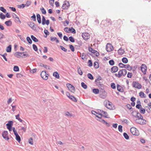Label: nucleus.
<instances>
[{
    "label": "nucleus",
    "instance_id": "4",
    "mask_svg": "<svg viewBox=\"0 0 151 151\" xmlns=\"http://www.w3.org/2000/svg\"><path fill=\"white\" fill-rule=\"evenodd\" d=\"M132 86L133 87L138 89H140L142 88V85L138 82L136 81L133 82Z\"/></svg>",
    "mask_w": 151,
    "mask_h": 151
},
{
    "label": "nucleus",
    "instance_id": "50",
    "mask_svg": "<svg viewBox=\"0 0 151 151\" xmlns=\"http://www.w3.org/2000/svg\"><path fill=\"white\" fill-rule=\"evenodd\" d=\"M81 86L85 89L87 88V86L84 82H82L81 83Z\"/></svg>",
    "mask_w": 151,
    "mask_h": 151
},
{
    "label": "nucleus",
    "instance_id": "14",
    "mask_svg": "<svg viewBox=\"0 0 151 151\" xmlns=\"http://www.w3.org/2000/svg\"><path fill=\"white\" fill-rule=\"evenodd\" d=\"M8 132L7 131H4L2 132V136L3 138L6 140H8L9 138L8 136Z\"/></svg>",
    "mask_w": 151,
    "mask_h": 151
},
{
    "label": "nucleus",
    "instance_id": "52",
    "mask_svg": "<svg viewBox=\"0 0 151 151\" xmlns=\"http://www.w3.org/2000/svg\"><path fill=\"white\" fill-rule=\"evenodd\" d=\"M40 10L42 12V13L43 14H46V12L44 8L42 7L40 9Z\"/></svg>",
    "mask_w": 151,
    "mask_h": 151
},
{
    "label": "nucleus",
    "instance_id": "37",
    "mask_svg": "<svg viewBox=\"0 0 151 151\" xmlns=\"http://www.w3.org/2000/svg\"><path fill=\"white\" fill-rule=\"evenodd\" d=\"M64 5H65L67 7H68V8L69 7V6H70V4L69 3V2L68 1H65L64 2Z\"/></svg>",
    "mask_w": 151,
    "mask_h": 151
},
{
    "label": "nucleus",
    "instance_id": "24",
    "mask_svg": "<svg viewBox=\"0 0 151 151\" xmlns=\"http://www.w3.org/2000/svg\"><path fill=\"white\" fill-rule=\"evenodd\" d=\"M5 24L7 26H9L12 25V22L10 20L6 21L5 22Z\"/></svg>",
    "mask_w": 151,
    "mask_h": 151
},
{
    "label": "nucleus",
    "instance_id": "59",
    "mask_svg": "<svg viewBox=\"0 0 151 151\" xmlns=\"http://www.w3.org/2000/svg\"><path fill=\"white\" fill-rule=\"evenodd\" d=\"M0 10L3 12L4 13H6V10L3 7H0Z\"/></svg>",
    "mask_w": 151,
    "mask_h": 151
},
{
    "label": "nucleus",
    "instance_id": "6",
    "mask_svg": "<svg viewBox=\"0 0 151 151\" xmlns=\"http://www.w3.org/2000/svg\"><path fill=\"white\" fill-rule=\"evenodd\" d=\"M113 23H114L113 24L114 25V26L116 27H118L120 25L122 24V21L120 19H119L118 20L114 21Z\"/></svg>",
    "mask_w": 151,
    "mask_h": 151
},
{
    "label": "nucleus",
    "instance_id": "42",
    "mask_svg": "<svg viewBox=\"0 0 151 151\" xmlns=\"http://www.w3.org/2000/svg\"><path fill=\"white\" fill-rule=\"evenodd\" d=\"M26 6V4H23L20 5H18L17 6L19 8H23Z\"/></svg>",
    "mask_w": 151,
    "mask_h": 151
},
{
    "label": "nucleus",
    "instance_id": "3",
    "mask_svg": "<svg viewBox=\"0 0 151 151\" xmlns=\"http://www.w3.org/2000/svg\"><path fill=\"white\" fill-rule=\"evenodd\" d=\"M41 76L43 79L46 80L47 79L48 74H47L45 71H42L40 74Z\"/></svg>",
    "mask_w": 151,
    "mask_h": 151
},
{
    "label": "nucleus",
    "instance_id": "38",
    "mask_svg": "<svg viewBox=\"0 0 151 151\" xmlns=\"http://www.w3.org/2000/svg\"><path fill=\"white\" fill-rule=\"evenodd\" d=\"M117 89L118 91L119 92H122V91L121 90V89L122 88V86L119 85V84H117L116 85Z\"/></svg>",
    "mask_w": 151,
    "mask_h": 151
},
{
    "label": "nucleus",
    "instance_id": "39",
    "mask_svg": "<svg viewBox=\"0 0 151 151\" xmlns=\"http://www.w3.org/2000/svg\"><path fill=\"white\" fill-rule=\"evenodd\" d=\"M13 70L15 72H18L19 70V68L18 66H14V67Z\"/></svg>",
    "mask_w": 151,
    "mask_h": 151
},
{
    "label": "nucleus",
    "instance_id": "19",
    "mask_svg": "<svg viewBox=\"0 0 151 151\" xmlns=\"http://www.w3.org/2000/svg\"><path fill=\"white\" fill-rule=\"evenodd\" d=\"M23 54L22 56V58H25L26 57H29V55L27 53V52H23Z\"/></svg>",
    "mask_w": 151,
    "mask_h": 151
},
{
    "label": "nucleus",
    "instance_id": "46",
    "mask_svg": "<svg viewBox=\"0 0 151 151\" xmlns=\"http://www.w3.org/2000/svg\"><path fill=\"white\" fill-rule=\"evenodd\" d=\"M148 28V27H143V29H142V33H143V34H144V33H146L145 32H147V29Z\"/></svg>",
    "mask_w": 151,
    "mask_h": 151
},
{
    "label": "nucleus",
    "instance_id": "9",
    "mask_svg": "<svg viewBox=\"0 0 151 151\" xmlns=\"http://www.w3.org/2000/svg\"><path fill=\"white\" fill-rule=\"evenodd\" d=\"M88 50L89 51L91 52L92 53H93L96 56H98L99 55V53L96 50L93 49L91 47H89L88 48Z\"/></svg>",
    "mask_w": 151,
    "mask_h": 151
},
{
    "label": "nucleus",
    "instance_id": "60",
    "mask_svg": "<svg viewBox=\"0 0 151 151\" xmlns=\"http://www.w3.org/2000/svg\"><path fill=\"white\" fill-rule=\"evenodd\" d=\"M119 66L121 68H123V67L125 68V67L126 66V65H124V64L120 63L119 64Z\"/></svg>",
    "mask_w": 151,
    "mask_h": 151
},
{
    "label": "nucleus",
    "instance_id": "25",
    "mask_svg": "<svg viewBox=\"0 0 151 151\" xmlns=\"http://www.w3.org/2000/svg\"><path fill=\"white\" fill-rule=\"evenodd\" d=\"M53 75L56 78H59V74L57 72H54L53 74Z\"/></svg>",
    "mask_w": 151,
    "mask_h": 151
},
{
    "label": "nucleus",
    "instance_id": "62",
    "mask_svg": "<svg viewBox=\"0 0 151 151\" xmlns=\"http://www.w3.org/2000/svg\"><path fill=\"white\" fill-rule=\"evenodd\" d=\"M78 73L80 75H82L83 74V72L82 71L81 69V68L80 67H79V68H78Z\"/></svg>",
    "mask_w": 151,
    "mask_h": 151
},
{
    "label": "nucleus",
    "instance_id": "44",
    "mask_svg": "<svg viewBox=\"0 0 151 151\" xmlns=\"http://www.w3.org/2000/svg\"><path fill=\"white\" fill-rule=\"evenodd\" d=\"M27 40L29 44H31L32 43V40L30 39V37H27Z\"/></svg>",
    "mask_w": 151,
    "mask_h": 151
},
{
    "label": "nucleus",
    "instance_id": "55",
    "mask_svg": "<svg viewBox=\"0 0 151 151\" xmlns=\"http://www.w3.org/2000/svg\"><path fill=\"white\" fill-rule=\"evenodd\" d=\"M44 32L45 34V35H46V36H45V37H47V36L49 35L50 33L48 31L47 29H45L44 30Z\"/></svg>",
    "mask_w": 151,
    "mask_h": 151
},
{
    "label": "nucleus",
    "instance_id": "16",
    "mask_svg": "<svg viewBox=\"0 0 151 151\" xmlns=\"http://www.w3.org/2000/svg\"><path fill=\"white\" fill-rule=\"evenodd\" d=\"M118 70V68L117 66H114L112 67L111 69V72L112 73H114L117 72Z\"/></svg>",
    "mask_w": 151,
    "mask_h": 151
},
{
    "label": "nucleus",
    "instance_id": "56",
    "mask_svg": "<svg viewBox=\"0 0 151 151\" xmlns=\"http://www.w3.org/2000/svg\"><path fill=\"white\" fill-rule=\"evenodd\" d=\"M69 47L70 48V49L71 50L72 52H73L75 51L74 47L73 45H69Z\"/></svg>",
    "mask_w": 151,
    "mask_h": 151
},
{
    "label": "nucleus",
    "instance_id": "58",
    "mask_svg": "<svg viewBox=\"0 0 151 151\" xmlns=\"http://www.w3.org/2000/svg\"><path fill=\"white\" fill-rule=\"evenodd\" d=\"M16 137V140L19 142H20L21 141V138L19 135H18Z\"/></svg>",
    "mask_w": 151,
    "mask_h": 151
},
{
    "label": "nucleus",
    "instance_id": "43",
    "mask_svg": "<svg viewBox=\"0 0 151 151\" xmlns=\"http://www.w3.org/2000/svg\"><path fill=\"white\" fill-rule=\"evenodd\" d=\"M102 116H101V117H100L99 116H96V117L98 118V119H96L97 120L103 123V120H104V119H101V118L102 117Z\"/></svg>",
    "mask_w": 151,
    "mask_h": 151
},
{
    "label": "nucleus",
    "instance_id": "26",
    "mask_svg": "<svg viewBox=\"0 0 151 151\" xmlns=\"http://www.w3.org/2000/svg\"><path fill=\"white\" fill-rule=\"evenodd\" d=\"M31 37L33 41L35 42H37L38 41V40L34 35H31Z\"/></svg>",
    "mask_w": 151,
    "mask_h": 151
},
{
    "label": "nucleus",
    "instance_id": "28",
    "mask_svg": "<svg viewBox=\"0 0 151 151\" xmlns=\"http://www.w3.org/2000/svg\"><path fill=\"white\" fill-rule=\"evenodd\" d=\"M69 99L74 102H77L76 99L73 96L71 95Z\"/></svg>",
    "mask_w": 151,
    "mask_h": 151
},
{
    "label": "nucleus",
    "instance_id": "35",
    "mask_svg": "<svg viewBox=\"0 0 151 151\" xmlns=\"http://www.w3.org/2000/svg\"><path fill=\"white\" fill-rule=\"evenodd\" d=\"M99 65L97 62H95L94 63V67L96 69H97L99 68Z\"/></svg>",
    "mask_w": 151,
    "mask_h": 151
},
{
    "label": "nucleus",
    "instance_id": "15",
    "mask_svg": "<svg viewBox=\"0 0 151 151\" xmlns=\"http://www.w3.org/2000/svg\"><path fill=\"white\" fill-rule=\"evenodd\" d=\"M98 112L99 113H101V114H104V115L103 116L105 117L106 118H108L109 117L107 116L108 115L107 113L105 111H104L103 110H102L101 109H99L98 110Z\"/></svg>",
    "mask_w": 151,
    "mask_h": 151
},
{
    "label": "nucleus",
    "instance_id": "8",
    "mask_svg": "<svg viewBox=\"0 0 151 151\" xmlns=\"http://www.w3.org/2000/svg\"><path fill=\"white\" fill-rule=\"evenodd\" d=\"M66 86L68 89L72 93H74L75 92V87L73 86L70 83H67Z\"/></svg>",
    "mask_w": 151,
    "mask_h": 151
},
{
    "label": "nucleus",
    "instance_id": "34",
    "mask_svg": "<svg viewBox=\"0 0 151 151\" xmlns=\"http://www.w3.org/2000/svg\"><path fill=\"white\" fill-rule=\"evenodd\" d=\"M122 61L124 63H127L128 62L127 59L125 57H123L122 59Z\"/></svg>",
    "mask_w": 151,
    "mask_h": 151
},
{
    "label": "nucleus",
    "instance_id": "20",
    "mask_svg": "<svg viewBox=\"0 0 151 151\" xmlns=\"http://www.w3.org/2000/svg\"><path fill=\"white\" fill-rule=\"evenodd\" d=\"M135 117L137 118L138 119H142V118H143V117L142 115L138 112L137 113V115L135 116Z\"/></svg>",
    "mask_w": 151,
    "mask_h": 151
},
{
    "label": "nucleus",
    "instance_id": "32",
    "mask_svg": "<svg viewBox=\"0 0 151 151\" xmlns=\"http://www.w3.org/2000/svg\"><path fill=\"white\" fill-rule=\"evenodd\" d=\"M139 96L141 98H145L146 97V95L142 92H140L139 93Z\"/></svg>",
    "mask_w": 151,
    "mask_h": 151
},
{
    "label": "nucleus",
    "instance_id": "12",
    "mask_svg": "<svg viewBox=\"0 0 151 151\" xmlns=\"http://www.w3.org/2000/svg\"><path fill=\"white\" fill-rule=\"evenodd\" d=\"M141 70L143 73L144 74H145L147 71L146 65L144 64H142L141 66Z\"/></svg>",
    "mask_w": 151,
    "mask_h": 151
},
{
    "label": "nucleus",
    "instance_id": "1",
    "mask_svg": "<svg viewBox=\"0 0 151 151\" xmlns=\"http://www.w3.org/2000/svg\"><path fill=\"white\" fill-rule=\"evenodd\" d=\"M102 87L100 90L99 96L101 98L104 99L107 96V93L104 89V87L102 86Z\"/></svg>",
    "mask_w": 151,
    "mask_h": 151
},
{
    "label": "nucleus",
    "instance_id": "41",
    "mask_svg": "<svg viewBox=\"0 0 151 151\" xmlns=\"http://www.w3.org/2000/svg\"><path fill=\"white\" fill-rule=\"evenodd\" d=\"M40 66L42 67H43L46 68L47 69H50V67L49 66H48L47 65H44L42 64V63H40Z\"/></svg>",
    "mask_w": 151,
    "mask_h": 151
},
{
    "label": "nucleus",
    "instance_id": "2",
    "mask_svg": "<svg viewBox=\"0 0 151 151\" xmlns=\"http://www.w3.org/2000/svg\"><path fill=\"white\" fill-rule=\"evenodd\" d=\"M130 132L133 135L138 136L139 134L138 131L134 127H132L130 129Z\"/></svg>",
    "mask_w": 151,
    "mask_h": 151
},
{
    "label": "nucleus",
    "instance_id": "57",
    "mask_svg": "<svg viewBox=\"0 0 151 151\" xmlns=\"http://www.w3.org/2000/svg\"><path fill=\"white\" fill-rule=\"evenodd\" d=\"M32 47L33 50L35 51H37L38 50V48L37 46L34 44L32 45Z\"/></svg>",
    "mask_w": 151,
    "mask_h": 151
},
{
    "label": "nucleus",
    "instance_id": "64",
    "mask_svg": "<svg viewBox=\"0 0 151 151\" xmlns=\"http://www.w3.org/2000/svg\"><path fill=\"white\" fill-rule=\"evenodd\" d=\"M60 49L63 51H64L65 52H66L67 51V49L66 48H65V47H64L63 46H62L61 45H60Z\"/></svg>",
    "mask_w": 151,
    "mask_h": 151
},
{
    "label": "nucleus",
    "instance_id": "27",
    "mask_svg": "<svg viewBox=\"0 0 151 151\" xmlns=\"http://www.w3.org/2000/svg\"><path fill=\"white\" fill-rule=\"evenodd\" d=\"M125 68L129 71H130L132 69V67L129 64L126 65Z\"/></svg>",
    "mask_w": 151,
    "mask_h": 151
},
{
    "label": "nucleus",
    "instance_id": "21",
    "mask_svg": "<svg viewBox=\"0 0 151 151\" xmlns=\"http://www.w3.org/2000/svg\"><path fill=\"white\" fill-rule=\"evenodd\" d=\"M36 16L38 23L39 24L41 23V18L40 14H37Z\"/></svg>",
    "mask_w": 151,
    "mask_h": 151
},
{
    "label": "nucleus",
    "instance_id": "48",
    "mask_svg": "<svg viewBox=\"0 0 151 151\" xmlns=\"http://www.w3.org/2000/svg\"><path fill=\"white\" fill-rule=\"evenodd\" d=\"M6 17L5 15H4L3 14L1 13L0 14V18L2 19H4Z\"/></svg>",
    "mask_w": 151,
    "mask_h": 151
},
{
    "label": "nucleus",
    "instance_id": "49",
    "mask_svg": "<svg viewBox=\"0 0 151 151\" xmlns=\"http://www.w3.org/2000/svg\"><path fill=\"white\" fill-rule=\"evenodd\" d=\"M19 114H18L17 115H16V119L18 120L20 122H22L23 121V120L21 119L19 117Z\"/></svg>",
    "mask_w": 151,
    "mask_h": 151
},
{
    "label": "nucleus",
    "instance_id": "5",
    "mask_svg": "<svg viewBox=\"0 0 151 151\" xmlns=\"http://www.w3.org/2000/svg\"><path fill=\"white\" fill-rule=\"evenodd\" d=\"M13 124V122L12 121H8V123L6 124L7 128L9 131H11L12 130Z\"/></svg>",
    "mask_w": 151,
    "mask_h": 151
},
{
    "label": "nucleus",
    "instance_id": "53",
    "mask_svg": "<svg viewBox=\"0 0 151 151\" xmlns=\"http://www.w3.org/2000/svg\"><path fill=\"white\" fill-rule=\"evenodd\" d=\"M7 55V54L6 53H5L4 54H0V55H1L2 57H3V58H4V59L6 61H7V59L6 58V55Z\"/></svg>",
    "mask_w": 151,
    "mask_h": 151
},
{
    "label": "nucleus",
    "instance_id": "7",
    "mask_svg": "<svg viewBox=\"0 0 151 151\" xmlns=\"http://www.w3.org/2000/svg\"><path fill=\"white\" fill-rule=\"evenodd\" d=\"M114 47L110 43H108L107 44L106 46V50L108 52H110L113 50Z\"/></svg>",
    "mask_w": 151,
    "mask_h": 151
},
{
    "label": "nucleus",
    "instance_id": "40",
    "mask_svg": "<svg viewBox=\"0 0 151 151\" xmlns=\"http://www.w3.org/2000/svg\"><path fill=\"white\" fill-rule=\"evenodd\" d=\"M87 76L88 78L91 80H93L94 78L93 77V75L90 73H88L87 74Z\"/></svg>",
    "mask_w": 151,
    "mask_h": 151
},
{
    "label": "nucleus",
    "instance_id": "17",
    "mask_svg": "<svg viewBox=\"0 0 151 151\" xmlns=\"http://www.w3.org/2000/svg\"><path fill=\"white\" fill-rule=\"evenodd\" d=\"M23 52H17L14 54V55L18 58H20L21 57L22 58Z\"/></svg>",
    "mask_w": 151,
    "mask_h": 151
},
{
    "label": "nucleus",
    "instance_id": "61",
    "mask_svg": "<svg viewBox=\"0 0 151 151\" xmlns=\"http://www.w3.org/2000/svg\"><path fill=\"white\" fill-rule=\"evenodd\" d=\"M88 66L89 67H91L92 66L93 64L91 60H89L88 62Z\"/></svg>",
    "mask_w": 151,
    "mask_h": 151
},
{
    "label": "nucleus",
    "instance_id": "51",
    "mask_svg": "<svg viewBox=\"0 0 151 151\" xmlns=\"http://www.w3.org/2000/svg\"><path fill=\"white\" fill-rule=\"evenodd\" d=\"M139 112L142 114H144L145 112V110L144 109L142 108V107L140 109Z\"/></svg>",
    "mask_w": 151,
    "mask_h": 151
},
{
    "label": "nucleus",
    "instance_id": "29",
    "mask_svg": "<svg viewBox=\"0 0 151 151\" xmlns=\"http://www.w3.org/2000/svg\"><path fill=\"white\" fill-rule=\"evenodd\" d=\"M12 50V46L11 45L7 47L6 50L7 52H10Z\"/></svg>",
    "mask_w": 151,
    "mask_h": 151
},
{
    "label": "nucleus",
    "instance_id": "45",
    "mask_svg": "<svg viewBox=\"0 0 151 151\" xmlns=\"http://www.w3.org/2000/svg\"><path fill=\"white\" fill-rule=\"evenodd\" d=\"M141 119H137L135 120V122L139 124H142V121H141Z\"/></svg>",
    "mask_w": 151,
    "mask_h": 151
},
{
    "label": "nucleus",
    "instance_id": "30",
    "mask_svg": "<svg viewBox=\"0 0 151 151\" xmlns=\"http://www.w3.org/2000/svg\"><path fill=\"white\" fill-rule=\"evenodd\" d=\"M14 15L15 16V20L16 22L17 23L19 22L20 23H21V22L18 16L15 14H14Z\"/></svg>",
    "mask_w": 151,
    "mask_h": 151
},
{
    "label": "nucleus",
    "instance_id": "11",
    "mask_svg": "<svg viewBox=\"0 0 151 151\" xmlns=\"http://www.w3.org/2000/svg\"><path fill=\"white\" fill-rule=\"evenodd\" d=\"M89 34L87 32L83 33L82 34V36L83 38L85 40H88L89 38Z\"/></svg>",
    "mask_w": 151,
    "mask_h": 151
},
{
    "label": "nucleus",
    "instance_id": "36",
    "mask_svg": "<svg viewBox=\"0 0 151 151\" xmlns=\"http://www.w3.org/2000/svg\"><path fill=\"white\" fill-rule=\"evenodd\" d=\"M123 135L126 139L128 140L129 139V137L126 133L124 132L123 134Z\"/></svg>",
    "mask_w": 151,
    "mask_h": 151
},
{
    "label": "nucleus",
    "instance_id": "18",
    "mask_svg": "<svg viewBox=\"0 0 151 151\" xmlns=\"http://www.w3.org/2000/svg\"><path fill=\"white\" fill-rule=\"evenodd\" d=\"M118 52L119 54L122 55L124 53L125 51L124 49H122V47H121L118 50Z\"/></svg>",
    "mask_w": 151,
    "mask_h": 151
},
{
    "label": "nucleus",
    "instance_id": "22",
    "mask_svg": "<svg viewBox=\"0 0 151 151\" xmlns=\"http://www.w3.org/2000/svg\"><path fill=\"white\" fill-rule=\"evenodd\" d=\"M108 104L107 101H104V105L108 109H110L111 110L113 109V107L112 106H108Z\"/></svg>",
    "mask_w": 151,
    "mask_h": 151
},
{
    "label": "nucleus",
    "instance_id": "10",
    "mask_svg": "<svg viewBox=\"0 0 151 151\" xmlns=\"http://www.w3.org/2000/svg\"><path fill=\"white\" fill-rule=\"evenodd\" d=\"M42 24L43 25H44L45 24L47 25H48L49 24V20L48 19L46 20L44 16H42Z\"/></svg>",
    "mask_w": 151,
    "mask_h": 151
},
{
    "label": "nucleus",
    "instance_id": "54",
    "mask_svg": "<svg viewBox=\"0 0 151 151\" xmlns=\"http://www.w3.org/2000/svg\"><path fill=\"white\" fill-rule=\"evenodd\" d=\"M109 63L111 65H113L114 64V62L113 60H110L109 61Z\"/></svg>",
    "mask_w": 151,
    "mask_h": 151
},
{
    "label": "nucleus",
    "instance_id": "33",
    "mask_svg": "<svg viewBox=\"0 0 151 151\" xmlns=\"http://www.w3.org/2000/svg\"><path fill=\"white\" fill-rule=\"evenodd\" d=\"M92 91L93 93L95 94H98L99 93V90L97 88H94L93 89Z\"/></svg>",
    "mask_w": 151,
    "mask_h": 151
},
{
    "label": "nucleus",
    "instance_id": "47",
    "mask_svg": "<svg viewBox=\"0 0 151 151\" xmlns=\"http://www.w3.org/2000/svg\"><path fill=\"white\" fill-rule=\"evenodd\" d=\"M69 40L72 42H74L75 41L74 38L72 36H70L69 37Z\"/></svg>",
    "mask_w": 151,
    "mask_h": 151
},
{
    "label": "nucleus",
    "instance_id": "63",
    "mask_svg": "<svg viewBox=\"0 0 151 151\" xmlns=\"http://www.w3.org/2000/svg\"><path fill=\"white\" fill-rule=\"evenodd\" d=\"M111 88L113 89H115L116 88V85L114 83H111Z\"/></svg>",
    "mask_w": 151,
    "mask_h": 151
},
{
    "label": "nucleus",
    "instance_id": "13",
    "mask_svg": "<svg viewBox=\"0 0 151 151\" xmlns=\"http://www.w3.org/2000/svg\"><path fill=\"white\" fill-rule=\"evenodd\" d=\"M27 24L33 30H36V27L35 24L32 22H29L27 23Z\"/></svg>",
    "mask_w": 151,
    "mask_h": 151
},
{
    "label": "nucleus",
    "instance_id": "23",
    "mask_svg": "<svg viewBox=\"0 0 151 151\" xmlns=\"http://www.w3.org/2000/svg\"><path fill=\"white\" fill-rule=\"evenodd\" d=\"M68 31L73 34H75L76 33V31L75 29L73 27L68 28Z\"/></svg>",
    "mask_w": 151,
    "mask_h": 151
},
{
    "label": "nucleus",
    "instance_id": "31",
    "mask_svg": "<svg viewBox=\"0 0 151 151\" xmlns=\"http://www.w3.org/2000/svg\"><path fill=\"white\" fill-rule=\"evenodd\" d=\"M91 112L92 114H94L96 116H97L96 114H99L101 116H102V114L101 113H99V112H97L96 111L93 110L91 111Z\"/></svg>",
    "mask_w": 151,
    "mask_h": 151
}]
</instances>
